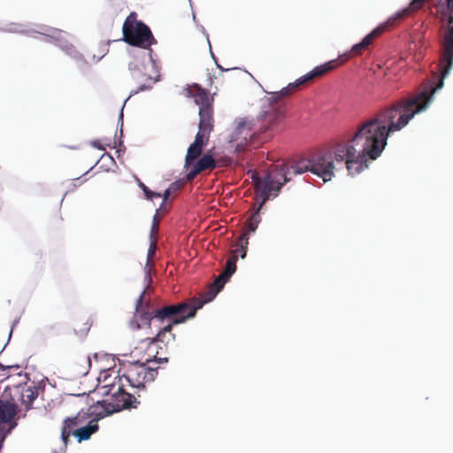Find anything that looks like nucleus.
I'll return each mask as SVG.
<instances>
[{"instance_id":"obj_8","label":"nucleus","mask_w":453,"mask_h":453,"mask_svg":"<svg viewBox=\"0 0 453 453\" xmlns=\"http://www.w3.org/2000/svg\"><path fill=\"white\" fill-rule=\"evenodd\" d=\"M123 40L132 46L149 49L156 43V40L150 27L142 21L137 19L136 12H131L124 21Z\"/></svg>"},{"instance_id":"obj_13","label":"nucleus","mask_w":453,"mask_h":453,"mask_svg":"<svg viewBox=\"0 0 453 453\" xmlns=\"http://www.w3.org/2000/svg\"><path fill=\"white\" fill-rule=\"evenodd\" d=\"M402 12V11L396 12L395 15L390 17L385 23L380 24L375 29H373L370 34H368L365 38L358 43L352 46L350 50V57L360 55L365 50H366L369 45L372 42V41L383 34L388 27H393L396 24V22L405 19L409 15L401 16L398 15Z\"/></svg>"},{"instance_id":"obj_26","label":"nucleus","mask_w":453,"mask_h":453,"mask_svg":"<svg viewBox=\"0 0 453 453\" xmlns=\"http://www.w3.org/2000/svg\"><path fill=\"white\" fill-rule=\"evenodd\" d=\"M138 185L142 189L144 195H146V190H149L150 188L142 182H140Z\"/></svg>"},{"instance_id":"obj_4","label":"nucleus","mask_w":453,"mask_h":453,"mask_svg":"<svg viewBox=\"0 0 453 453\" xmlns=\"http://www.w3.org/2000/svg\"><path fill=\"white\" fill-rule=\"evenodd\" d=\"M342 142H335L330 149L326 150L317 151L306 158L293 163L291 165L280 164L276 165L275 168H284L288 181L291 175L301 174L306 172H311L320 177L324 182L329 181L334 175V171L337 165L342 166L346 165L348 155L343 151L339 152Z\"/></svg>"},{"instance_id":"obj_16","label":"nucleus","mask_w":453,"mask_h":453,"mask_svg":"<svg viewBox=\"0 0 453 453\" xmlns=\"http://www.w3.org/2000/svg\"><path fill=\"white\" fill-rule=\"evenodd\" d=\"M16 414V406L9 402L0 400V422H10Z\"/></svg>"},{"instance_id":"obj_5","label":"nucleus","mask_w":453,"mask_h":453,"mask_svg":"<svg viewBox=\"0 0 453 453\" xmlns=\"http://www.w3.org/2000/svg\"><path fill=\"white\" fill-rule=\"evenodd\" d=\"M187 95L194 99L199 106L198 132L195 141L188 148L185 157V167H188L201 156L203 148L210 140V134L213 131V96L209 91L197 84H193L187 88Z\"/></svg>"},{"instance_id":"obj_29","label":"nucleus","mask_w":453,"mask_h":453,"mask_svg":"<svg viewBox=\"0 0 453 453\" xmlns=\"http://www.w3.org/2000/svg\"><path fill=\"white\" fill-rule=\"evenodd\" d=\"M93 146L99 149V150H104V148L98 144V142H93Z\"/></svg>"},{"instance_id":"obj_14","label":"nucleus","mask_w":453,"mask_h":453,"mask_svg":"<svg viewBox=\"0 0 453 453\" xmlns=\"http://www.w3.org/2000/svg\"><path fill=\"white\" fill-rule=\"evenodd\" d=\"M222 165L220 161H216V158L211 154V150L204 153L193 165L191 170L187 173L186 179L188 181L193 180L199 173L204 171H212Z\"/></svg>"},{"instance_id":"obj_18","label":"nucleus","mask_w":453,"mask_h":453,"mask_svg":"<svg viewBox=\"0 0 453 453\" xmlns=\"http://www.w3.org/2000/svg\"><path fill=\"white\" fill-rule=\"evenodd\" d=\"M248 244H249L248 233H242L241 236L239 237V239L235 244L236 248L233 251L234 253V255H236L237 257H238V255H240V257L242 258H244L246 257Z\"/></svg>"},{"instance_id":"obj_23","label":"nucleus","mask_w":453,"mask_h":453,"mask_svg":"<svg viewBox=\"0 0 453 453\" xmlns=\"http://www.w3.org/2000/svg\"><path fill=\"white\" fill-rule=\"evenodd\" d=\"M216 161H220V163L222 164L219 165V167L228 166L232 163V159L228 157L216 158Z\"/></svg>"},{"instance_id":"obj_12","label":"nucleus","mask_w":453,"mask_h":453,"mask_svg":"<svg viewBox=\"0 0 453 453\" xmlns=\"http://www.w3.org/2000/svg\"><path fill=\"white\" fill-rule=\"evenodd\" d=\"M236 255H233L227 259L224 272L220 273L210 285L209 289L203 293L201 297H198L200 301L203 302V305L212 301L218 293L223 288L225 283L236 271Z\"/></svg>"},{"instance_id":"obj_22","label":"nucleus","mask_w":453,"mask_h":453,"mask_svg":"<svg viewBox=\"0 0 453 453\" xmlns=\"http://www.w3.org/2000/svg\"><path fill=\"white\" fill-rule=\"evenodd\" d=\"M161 196H162V194H161V193L154 192V191H152V190H150V189L146 190L145 197H146L148 200L152 201L154 198H158V197H161Z\"/></svg>"},{"instance_id":"obj_9","label":"nucleus","mask_w":453,"mask_h":453,"mask_svg":"<svg viewBox=\"0 0 453 453\" xmlns=\"http://www.w3.org/2000/svg\"><path fill=\"white\" fill-rule=\"evenodd\" d=\"M120 371L122 374L116 378L123 379L126 385L127 383L131 388L138 390L144 389L145 384L154 381L157 375V367L141 362L124 364Z\"/></svg>"},{"instance_id":"obj_27","label":"nucleus","mask_w":453,"mask_h":453,"mask_svg":"<svg viewBox=\"0 0 453 453\" xmlns=\"http://www.w3.org/2000/svg\"><path fill=\"white\" fill-rule=\"evenodd\" d=\"M27 393H29L27 395V396L30 399V401H33L35 399L34 391L28 389L27 390Z\"/></svg>"},{"instance_id":"obj_2","label":"nucleus","mask_w":453,"mask_h":453,"mask_svg":"<svg viewBox=\"0 0 453 453\" xmlns=\"http://www.w3.org/2000/svg\"><path fill=\"white\" fill-rule=\"evenodd\" d=\"M146 289L142 291L135 304V317L142 323L150 326L158 328L157 335L149 339L148 350L154 352V361L156 363H166L167 357H163L157 349H166L170 342L175 340V334L172 333L173 325L185 322L188 319L195 317L196 311L203 307V302L199 298L193 297L187 302L175 304L165 305L156 309L151 306L149 301H146Z\"/></svg>"},{"instance_id":"obj_15","label":"nucleus","mask_w":453,"mask_h":453,"mask_svg":"<svg viewBox=\"0 0 453 453\" xmlns=\"http://www.w3.org/2000/svg\"><path fill=\"white\" fill-rule=\"evenodd\" d=\"M100 418H92L86 426L76 428L71 434L77 438L80 442L88 440L91 434L98 430L97 421Z\"/></svg>"},{"instance_id":"obj_19","label":"nucleus","mask_w":453,"mask_h":453,"mask_svg":"<svg viewBox=\"0 0 453 453\" xmlns=\"http://www.w3.org/2000/svg\"><path fill=\"white\" fill-rule=\"evenodd\" d=\"M156 249H157V239H153L151 241V243L150 245V248L148 250V256H147V265L145 266V271H146V278L148 279L149 282L151 281V277H150V271L152 269V259H153V257L156 253Z\"/></svg>"},{"instance_id":"obj_20","label":"nucleus","mask_w":453,"mask_h":453,"mask_svg":"<svg viewBox=\"0 0 453 453\" xmlns=\"http://www.w3.org/2000/svg\"><path fill=\"white\" fill-rule=\"evenodd\" d=\"M159 223L160 219H158L157 215H155L153 217V222L150 229V238L156 239L155 236L157 234L158 229H159Z\"/></svg>"},{"instance_id":"obj_7","label":"nucleus","mask_w":453,"mask_h":453,"mask_svg":"<svg viewBox=\"0 0 453 453\" xmlns=\"http://www.w3.org/2000/svg\"><path fill=\"white\" fill-rule=\"evenodd\" d=\"M102 388L104 389L103 395L111 396V399L96 402L104 417L124 409L136 408L140 403L133 393L126 390L123 379L115 377L112 382L103 386Z\"/></svg>"},{"instance_id":"obj_11","label":"nucleus","mask_w":453,"mask_h":453,"mask_svg":"<svg viewBox=\"0 0 453 453\" xmlns=\"http://www.w3.org/2000/svg\"><path fill=\"white\" fill-rule=\"evenodd\" d=\"M104 413L101 411L97 403L89 405L87 410L81 409L76 416L64 420L61 436L65 442L67 441L73 430L86 426L92 418H103Z\"/></svg>"},{"instance_id":"obj_3","label":"nucleus","mask_w":453,"mask_h":453,"mask_svg":"<svg viewBox=\"0 0 453 453\" xmlns=\"http://www.w3.org/2000/svg\"><path fill=\"white\" fill-rule=\"evenodd\" d=\"M339 65L338 59L331 60L321 65H318L313 68L310 73L298 78L294 82L289 83L287 87L283 88L280 91L270 93L268 101L272 104L268 111H265L262 115L263 120L266 123V128L264 130H258L260 134L266 133L269 127L275 126L280 119L283 116V108L280 101L289 96L291 94L298 90L305 83L311 81L315 78H319L334 70ZM258 134L257 131L250 130H236L234 135V142H235L234 150L238 153L242 152L250 146L256 147L259 142H257Z\"/></svg>"},{"instance_id":"obj_31","label":"nucleus","mask_w":453,"mask_h":453,"mask_svg":"<svg viewBox=\"0 0 453 453\" xmlns=\"http://www.w3.org/2000/svg\"><path fill=\"white\" fill-rule=\"evenodd\" d=\"M83 374H86L88 372L87 367L84 368V370L81 372Z\"/></svg>"},{"instance_id":"obj_30","label":"nucleus","mask_w":453,"mask_h":453,"mask_svg":"<svg viewBox=\"0 0 453 453\" xmlns=\"http://www.w3.org/2000/svg\"><path fill=\"white\" fill-rule=\"evenodd\" d=\"M6 369H7V367H5L3 365H0V371L4 372Z\"/></svg>"},{"instance_id":"obj_6","label":"nucleus","mask_w":453,"mask_h":453,"mask_svg":"<svg viewBox=\"0 0 453 453\" xmlns=\"http://www.w3.org/2000/svg\"><path fill=\"white\" fill-rule=\"evenodd\" d=\"M258 205L252 208L250 216L247 219L242 233H254L261 221L260 210L271 195L277 196L281 187L288 181L284 168H274L267 173L264 179L252 175Z\"/></svg>"},{"instance_id":"obj_24","label":"nucleus","mask_w":453,"mask_h":453,"mask_svg":"<svg viewBox=\"0 0 453 453\" xmlns=\"http://www.w3.org/2000/svg\"><path fill=\"white\" fill-rule=\"evenodd\" d=\"M182 187V183L180 182V181H175V182H173L168 189L170 190V192L173 194V193H175L177 192L180 188Z\"/></svg>"},{"instance_id":"obj_17","label":"nucleus","mask_w":453,"mask_h":453,"mask_svg":"<svg viewBox=\"0 0 453 453\" xmlns=\"http://www.w3.org/2000/svg\"><path fill=\"white\" fill-rule=\"evenodd\" d=\"M91 326L89 318L76 319L73 323V332L78 337L83 338L88 334Z\"/></svg>"},{"instance_id":"obj_10","label":"nucleus","mask_w":453,"mask_h":453,"mask_svg":"<svg viewBox=\"0 0 453 453\" xmlns=\"http://www.w3.org/2000/svg\"><path fill=\"white\" fill-rule=\"evenodd\" d=\"M448 9L450 11L449 16V27L445 32L443 42V52L439 65L440 80L434 88L435 91L443 86V80L449 74L453 66V0H446Z\"/></svg>"},{"instance_id":"obj_28","label":"nucleus","mask_w":453,"mask_h":453,"mask_svg":"<svg viewBox=\"0 0 453 453\" xmlns=\"http://www.w3.org/2000/svg\"><path fill=\"white\" fill-rule=\"evenodd\" d=\"M84 361L85 363L87 364V367H89L90 366V364H91V361H90V357L88 356V357H84Z\"/></svg>"},{"instance_id":"obj_33","label":"nucleus","mask_w":453,"mask_h":453,"mask_svg":"<svg viewBox=\"0 0 453 453\" xmlns=\"http://www.w3.org/2000/svg\"><path fill=\"white\" fill-rule=\"evenodd\" d=\"M162 207H163V203L161 204V207H159V209L157 210V211H160V210H162Z\"/></svg>"},{"instance_id":"obj_25","label":"nucleus","mask_w":453,"mask_h":453,"mask_svg":"<svg viewBox=\"0 0 453 453\" xmlns=\"http://www.w3.org/2000/svg\"><path fill=\"white\" fill-rule=\"evenodd\" d=\"M171 195H172V193H171V192H170V190L167 188V189H165V192L162 194V196H161V197H163L164 202H165V201L169 198V196H170Z\"/></svg>"},{"instance_id":"obj_32","label":"nucleus","mask_w":453,"mask_h":453,"mask_svg":"<svg viewBox=\"0 0 453 453\" xmlns=\"http://www.w3.org/2000/svg\"><path fill=\"white\" fill-rule=\"evenodd\" d=\"M75 181L81 182V179H76Z\"/></svg>"},{"instance_id":"obj_21","label":"nucleus","mask_w":453,"mask_h":453,"mask_svg":"<svg viewBox=\"0 0 453 453\" xmlns=\"http://www.w3.org/2000/svg\"><path fill=\"white\" fill-rule=\"evenodd\" d=\"M154 83H155V81L151 77H148L146 80V82L143 84H141L139 86V88L135 90V93L150 88Z\"/></svg>"},{"instance_id":"obj_1","label":"nucleus","mask_w":453,"mask_h":453,"mask_svg":"<svg viewBox=\"0 0 453 453\" xmlns=\"http://www.w3.org/2000/svg\"><path fill=\"white\" fill-rule=\"evenodd\" d=\"M434 88H426L415 96L403 99L363 121L354 134L341 141L339 152L347 153L346 168L356 175L368 168L385 150L388 136L403 128L415 114L424 111L434 94Z\"/></svg>"}]
</instances>
